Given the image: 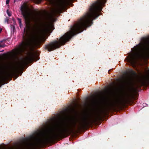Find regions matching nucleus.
<instances>
[{"label": "nucleus", "instance_id": "obj_1", "mask_svg": "<svg viewBox=\"0 0 149 149\" xmlns=\"http://www.w3.org/2000/svg\"><path fill=\"white\" fill-rule=\"evenodd\" d=\"M54 7L49 13L40 16H33L31 9L26 5L21 7V10L26 24L24 32L25 36L24 40L19 47L14 51L15 55L20 54L27 48L40 47L45 42L46 36L54 29L53 22L55 21L54 16L62 12L72 0H47Z\"/></svg>", "mask_w": 149, "mask_h": 149}, {"label": "nucleus", "instance_id": "obj_2", "mask_svg": "<svg viewBox=\"0 0 149 149\" xmlns=\"http://www.w3.org/2000/svg\"><path fill=\"white\" fill-rule=\"evenodd\" d=\"M86 114L75 121L71 117L53 124L49 129L45 126L29 137L12 146L6 148L0 146V149H37L54 140L63 138L70 135L76 128H84L94 120L92 116Z\"/></svg>", "mask_w": 149, "mask_h": 149}, {"label": "nucleus", "instance_id": "obj_3", "mask_svg": "<svg viewBox=\"0 0 149 149\" xmlns=\"http://www.w3.org/2000/svg\"><path fill=\"white\" fill-rule=\"evenodd\" d=\"M105 1L98 0L91 7L89 11L71 28L70 31L65 33L58 41H53L46 45L45 48L50 52L59 48L65 45L72 36L82 32L86 27L90 26L92 20L100 15Z\"/></svg>", "mask_w": 149, "mask_h": 149}, {"label": "nucleus", "instance_id": "obj_4", "mask_svg": "<svg viewBox=\"0 0 149 149\" xmlns=\"http://www.w3.org/2000/svg\"><path fill=\"white\" fill-rule=\"evenodd\" d=\"M149 56V38L143 41L135 46L133 52L130 54L125 61L134 65L139 60L145 59Z\"/></svg>", "mask_w": 149, "mask_h": 149}, {"label": "nucleus", "instance_id": "obj_5", "mask_svg": "<svg viewBox=\"0 0 149 149\" xmlns=\"http://www.w3.org/2000/svg\"><path fill=\"white\" fill-rule=\"evenodd\" d=\"M132 98V96L130 93L127 92L124 93L123 94L121 99L115 98L113 100L108 102L103 109L104 111L109 110L125 104L130 101Z\"/></svg>", "mask_w": 149, "mask_h": 149}, {"label": "nucleus", "instance_id": "obj_6", "mask_svg": "<svg viewBox=\"0 0 149 149\" xmlns=\"http://www.w3.org/2000/svg\"><path fill=\"white\" fill-rule=\"evenodd\" d=\"M141 85H146L149 83V71L145 74H142L138 80Z\"/></svg>", "mask_w": 149, "mask_h": 149}, {"label": "nucleus", "instance_id": "obj_7", "mask_svg": "<svg viewBox=\"0 0 149 149\" xmlns=\"http://www.w3.org/2000/svg\"><path fill=\"white\" fill-rule=\"evenodd\" d=\"M132 80V78L130 77H127L125 79V81L127 84H130L131 83Z\"/></svg>", "mask_w": 149, "mask_h": 149}, {"label": "nucleus", "instance_id": "obj_8", "mask_svg": "<svg viewBox=\"0 0 149 149\" xmlns=\"http://www.w3.org/2000/svg\"><path fill=\"white\" fill-rule=\"evenodd\" d=\"M33 1L36 3H40L42 1V0H32Z\"/></svg>", "mask_w": 149, "mask_h": 149}, {"label": "nucleus", "instance_id": "obj_9", "mask_svg": "<svg viewBox=\"0 0 149 149\" xmlns=\"http://www.w3.org/2000/svg\"><path fill=\"white\" fill-rule=\"evenodd\" d=\"M7 13L8 14V15L9 16H10V15H11L8 12V10H7Z\"/></svg>", "mask_w": 149, "mask_h": 149}, {"label": "nucleus", "instance_id": "obj_10", "mask_svg": "<svg viewBox=\"0 0 149 149\" xmlns=\"http://www.w3.org/2000/svg\"><path fill=\"white\" fill-rule=\"evenodd\" d=\"M10 0H6V4H8L9 3Z\"/></svg>", "mask_w": 149, "mask_h": 149}, {"label": "nucleus", "instance_id": "obj_11", "mask_svg": "<svg viewBox=\"0 0 149 149\" xmlns=\"http://www.w3.org/2000/svg\"><path fill=\"white\" fill-rule=\"evenodd\" d=\"M2 31V29L1 28H0V33H1Z\"/></svg>", "mask_w": 149, "mask_h": 149}, {"label": "nucleus", "instance_id": "obj_12", "mask_svg": "<svg viewBox=\"0 0 149 149\" xmlns=\"http://www.w3.org/2000/svg\"><path fill=\"white\" fill-rule=\"evenodd\" d=\"M19 24H21V20H19Z\"/></svg>", "mask_w": 149, "mask_h": 149}, {"label": "nucleus", "instance_id": "obj_13", "mask_svg": "<svg viewBox=\"0 0 149 149\" xmlns=\"http://www.w3.org/2000/svg\"><path fill=\"white\" fill-rule=\"evenodd\" d=\"M6 22H7V23H8V21L7 19L6 20Z\"/></svg>", "mask_w": 149, "mask_h": 149}]
</instances>
